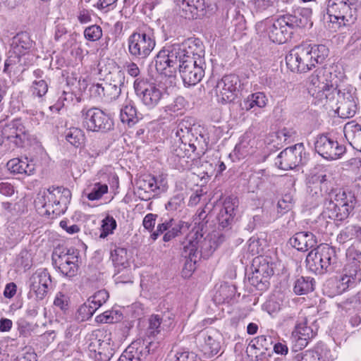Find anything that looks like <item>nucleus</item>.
I'll return each mask as SVG.
<instances>
[{
	"label": "nucleus",
	"instance_id": "nucleus-1",
	"mask_svg": "<svg viewBox=\"0 0 361 361\" xmlns=\"http://www.w3.org/2000/svg\"><path fill=\"white\" fill-rule=\"evenodd\" d=\"M225 238L224 234L216 232L209 233L206 237L199 230L189 233L183 243L181 252L186 259L185 267L195 269L197 262L202 257H209Z\"/></svg>",
	"mask_w": 361,
	"mask_h": 361
},
{
	"label": "nucleus",
	"instance_id": "nucleus-2",
	"mask_svg": "<svg viewBox=\"0 0 361 361\" xmlns=\"http://www.w3.org/2000/svg\"><path fill=\"white\" fill-rule=\"evenodd\" d=\"M307 85L309 93L322 104L336 97L337 78L326 68L315 70L308 78Z\"/></svg>",
	"mask_w": 361,
	"mask_h": 361
},
{
	"label": "nucleus",
	"instance_id": "nucleus-3",
	"mask_svg": "<svg viewBox=\"0 0 361 361\" xmlns=\"http://www.w3.org/2000/svg\"><path fill=\"white\" fill-rule=\"evenodd\" d=\"M356 203L354 193L350 190L336 189L334 193L324 201L323 214L334 221L346 219Z\"/></svg>",
	"mask_w": 361,
	"mask_h": 361
},
{
	"label": "nucleus",
	"instance_id": "nucleus-4",
	"mask_svg": "<svg viewBox=\"0 0 361 361\" xmlns=\"http://www.w3.org/2000/svg\"><path fill=\"white\" fill-rule=\"evenodd\" d=\"M307 267L317 274L334 271L338 262L336 249L327 244L311 250L306 257Z\"/></svg>",
	"mask_w": 361,
	"mask_h": 361
},
{
	"label": "nucleus",
	"instance_id": "nucleus-5",
	"mask_svg": "<svg viewBox=\"0 0 361 361\" xmlns=\"http://www.w3.org/2000/svg\"><path fill=\"white\" fill-rule=\"evenodd\" d=\"M128 50L133 59L143 62L152 53L156 45L152 30L139 29L128 38Z\"/></svg>",
	"mask_w": 361,
	"mask_h": 361
},
{
	"label": "nucleus",
	"instance_id": "nucleus-6",
	"mask_svg": "<svg viewBox=\"0 0 361 361\" xmlns=\"http://www.w3.org/2000/svg\"><path fill=\"white\" fill-rule=\"evenodd\" d=\"M71 192L63 187H51L37 197V202L45 209V214L60 215L63 213L66 205L70 202Z\"/></svg>",
	"mask_w": 361,
	"mask_h": 361
},
{
	"label": "nucleus",
	"instance_id": "nucleus-7",
	"mask_svg": "<svg viewBox=\"0 0 361 361\" xmlns=\"http://www.w3.org/2000/svg\"><path fill=\"white\" fill-rule=\"evenodd\" d=\"M79 255V250L74 247L59 246L52 253V264L63 276L71 279L78 274Z\"/></svg>",
	"mask_w": 361,
	"mask_h": 361
},
{
	"label": "nucleus",
	"instance_id": "nucleus-8",
	"mask_svg": "<svg viewBox=\"0 0 361 361\" xmlns=\"http://www.w3.org/2000/svg\"><path fill=\"white\" fill-rule=\"evenodd\" d=\"M346 258L347 263L337 286L341 292L353 286L361 280V252L354 247H350L347 250Z\"/></svg>",
	"mask_w": 361,
	"mask_h": 361
},
{
	"label": "nucleus",
	"instance_id": "nucleus-9",
	"mask_svg": "<svg viewBox=\"0 0 361 361\" xmlns=\"http://www.w3.org/2000/svg\"><path fill=\"white\" fill-rule=\"evenodd\" d=\"M82 126L89 131L107 132L113 129L114 121L110 116L97 107H85L80 112Z\"/></svg>",
	"mask_w": 361,
	"mask_h": 361
},
{
	"label": "nucleus",
	"instance_id": "nucleus-10",
	"mask_svg": "<svg viewBox=\"0 0 361 361\" xmlns=\"http://www.w3.org/2000/svg\"><path fill=\"white\" fill-rule=\"evenodd\" d=\"M326 6L331 23L345 25L355 19L356 2L354 0H327Z\"/></svg>",
	"mask_w": 361,
	"mask_h": 361
},
{
	"label": "nucleus",
	"instance_id": "nucleus-11",
	"mask_svg": "<svg viewBox=\"0 0 361 361\" xmlns=\"http://www.w3.org/2000/svg\"><path fill=\"white\" fill-rule=\"evenodd\" d=\"M136 95L148 109H154L161 102L163 92L158 85L147 78H138L134 82Z\"/></svg>",
	"mask_w": 361,
	"mask_h": 361
},
{
	"label": "nucleus",
	"instance_id": "nucleus-12",
	"mask_svg": "<svg viewBox=\"0 0 361 361\" xmlns=\"http://www.w3.org/2000/svg\"><path fill=\"white\" fill-rule=\"evenodd\" d=\"M311 49L307 44L295 47L286 56L287 66L293 72L306 73L315 66L312 56L310 54Z\"/></svg>",
	"mask_w": 361,
	"mask_h": 361
},
{
	"label": "nucleus",
	"instance_id": "nucleus-13",
	"mask_svg": "<svg viewBox=\"0 0 361 361\" xmlns=\"http://www.w3.org/2000/svg\"><path fill=\"white\" fill-rule=\"evenodd\" d=\"M190 224L188 222L176 220L173 218L161 220L157 226V229L152 232L149 238L155 241L161 235L163 234V241L170 242L175 238L182 234L183 229H188Z\"/></svg>",
	"mask_w": 361,
	"mask_h": 361
},
{
	"label": "nucleus",
	"instance_id": "nucleus-14",
	"mask_svg": "<svg viewBox=\"0 0 361 361\" xmlns=\"http://www.w3.org/2000/svg\"><path fill=\"white\" fill-rule=\"evenodd\" d=\"M331 176L326 173H320L313 175L308 182V193L316 202L320 201L322 198L324 202L334 193L330 180Z\"/></svg>",
	"mask_w": 361,
	"mask_h": 361
},
{
	"label": "nucleus",
	"instance_id": "nucleus-15",
	"mask_svg": "<svg viewBox=\"0 0 361 361\" xmlns=\"http://www.w3.org/2000/svg\"><path fill=\"white\" fill-rule=\"evenodd\" d=\"M206 63L204 59L195 60L192 58L182 61L179 73L185 85L192 86L201 81L204 75Z\"/></svg>",
	"mask_w": 361,
	"mask_h": 361
},
{
	"label": "nucleus",
	"instance_id": "nucleus-16",
	"mask_svg": "<svg viewBox=\"0 0 361 361\" xmlns=\"http://www.w3.org/2000/svg\"><path fill=\"white\" fill-rule=\"evenodd\" d=\"M314 149L320 156L328 160L338 159L345 152L344 145L325 135L317 136L314 142Z\"/></svg>",
	"mask_w": 361,
	"mask_h": 361
},
{
	"label": "nucleus",
	"instance_id": "nucleus-17",
	"mask_svg": "<svg viewBox=\"0 0 361 361\" xmlns=\"http://www.w3.org/2000/svg\"><path fill=\"white\" fill-rule=\"evenodd\" d=\"M29 287L37 300H44L53 289L51 276L47 269H38L32 274L29 280Z\"/></svg>",
	"mask_w": 361,
	"mask_h": 361
},
{
	"label": "nucleus",
	"instance_id": "nucleus-18",
	"mask_svg": "<svg viewBox=\"0 0 361 361\" xmlns=\"http://www.w3.org/2000/svg\"><path fill=\"white\" fill-rule=\"evenodd\" d=\"M304 145L298 143L287 147L279 153L276 157V164L283 170L293 169L302 164Z\"/></svg>",
	"mask_w": 361,
	"mask_h": 361
},
{
	"label": "nucleus",
	"instance_id": "nucleus-19",
	"mask_svg": "<svg viewBox=\"0 0 361 361\" xmlns=\"http://www.w3.org/2000/svg\"><path fill=\"white\" fill-rule=\"evenodd\" d=\"M240 87L239 78L233 74L224 75L216 85V93L222 103L232 102Z\"/></svg>",
	"mask_w": 361,
	"mask_h": 361
},
{
	"label": "nucleus",
	"instance_id": "nucleus-20",
	"mask_svg": "<svg viewBox=\"0 0 361 361\" xmlns=\"http://www.w3.org/2000/svg\"><path fill=\"white\" fill-rule=\"evenodd\" d=\"M123 84L124 74L119 71L114 75L111 82L93 85L92 88L98 95H103L107 101L111 102L118 98Z\"/></svg>",
	"mask_w": 361,
	"mask_h": 361
},
{
	"label": "nucleus",
	"instance_id": "nucleus-21",
	"mask_svg": "<svg viewBox=\"0 0 361 361\" xmlns=\"http://www.w3.org/2000/svg\"><path fill=\"white\" fill-rule=\"evenodd\" d=\"M152 341L136 340L133 341L123 352L117 361H145L149 353V346Z\"/></svg>",
	"mask_w": 361,
	"mask_h": 361
},
{
	"label": "nucleus",
	"instance_id": "nucleus-22",
	"mask_svg": "<svg viewBox=\"0 0 361 361\" xmlns=\"http://www.w3.org/2000/svg\"><path fill=\"white\" fill-rule=\"evenodd\" d=\"M200 348L204 356L210 358L216 355L221 348V336L214 329L202 331L200 334Z\"/></svg>",
	"mask_w": 361,
	"mask_h": 361
},
{
	"label": "nucleus",
	"instance_id": "nucleus-23",
	"mask_svg": "<svg viewBox=\"0 0 361 361\" xmlns=\"http://www.w3.org/2000/svg\"><path fill=\"white\" fill-rule=\"evenodd\" d=\"M176 58L173 54H170L167 47L162 49L155 57V68L157 71L166 77H173L179 70V66L176 65Z\"/></svg>",
	"mask_w": 361,
	"mask_h": 361
},
{
	"label": "nucleus",
	"instance_id": "nucleus-24",
	"mask_svg": "<svg viewBox=\"0 0 361 361\" xmlns=\"http://www.w3.org/2000/svg\"><path fill=\"white\" fill-rule=\"evenodd\" d=\"M238 201L235 197H227L220 209L216 219L219 229L230 230L234 222L235 210L238 207Z\"/></svg>",
	"mask_w": 361,
	"mask_h": 361
},
{
	"label": "nucleus",
	"instance_id": "nucleus-25",
	"mask_svg": "<svg viewBox=\"0 0 361 361\" xmlns=\"http://www.w3.org/2000/svg\"><path fill=\"white\" fill-rule=\"evenodd\" d=\"M338 107L336 111L341 118H351L357 111V104L354 96L349 92H341L336 90Z\"/></svg>",
	"mask_w": 361,
	"mask_h": 361
},
{
	"label": "nucleus",
	"instance_id": "nucleus-26",
	"mask_svg": "<svg viewBox=\"0 0 361 361\" xmlns=\"http://www.w3.org/2000/svg\"><path fill=\"white\" fill-rule=\"evenodd\" d=\"M111 258L115 268V281L120 283L130 281L129 278L122 279V276H118L121 271L126 270L130 267V262L127 256V250L123 247L116 248L111 251Z\"/></svg>",
	"mask_w": 361,
	"mask_h": 361
},
{
	"label": "nucleus",
	"instance_id": "nucleus-27",
	"mask_svg": "<svg viewBox=\"0 0 361 361\" xmlns=\"http://www.w3.org/2000/svg\"><path fill=\"white\" fill-rule=\"evenodd\" d=\"M171 314L167 312L164 314H152L149 319V326L147 329V335L150 338L161 333L162 330L170 327L172 324Z\"/></svg>",
	"mask_w": 361,
	"mask_h": 361
},
{
	"label": "nucleus",
	"instance_id": "nucleus-28",
	"mask_svg": "<svg viewBox=\"0 0 361 361\" xmlns=\"http://www.w3.org/2000/svg\"><path fill=\"white\" fill-rule=\"evenodd\" d=\"M289 244L298 251L306 252L317 245L315 235L310 232H299L289 239Z\"/></svg>",
	"mask_w": 361,
	"mask_h": 361
},
{
	"label": "nucleus",
	"instance_id": "nucleus-29",
	"mask_svg": "<svg viewBox=\"0 0 361 361\" xmlns=\"http://www.w3.org/2000/svg\"><path fill=\"white\" fill-rule=\"evenodd\" d=\"M267 32L269 39L275 43L283 44L290 37L292 31L286 29L281 23L279 18L269 25L267 28Z\"/></svg>",
	"mask_w": 361,
	"mask_h": 361
},
{
	"label": "nucleus",
	"instance_id": "nucleus-30",
	"mask_svg": "<svg viewBox=\"0 0 361 361\" xmlns=\"http://www.w3.org/2000/svg\"><path fill=\"white\" fill-rule=\"evenodd\" d=\"M173 131L175 132V135L178 140L188 142L190 138H192L194 132L197 135L198 127L195 126L192 118H185L178 123L176 129Z\"/></svg>",
	"mask_w": 361,
	"mask_h": 361
},
{
	"label": "nucleus",
	"instance_id": "nucleus-31",
	"mask_svg": "<svg viewBox=\"0 0 361 361\" xmlns=\"http://www.w3.org/2000/svg\"><path fill=\"white\" fill-rule=\"evenodd\" d=\"M33 44L34 42L30 39V35L26 32H21L12 38L11 50L15 54L25 56L32 48Z\"/></svg>",
	"mask_w": 361,
	"mask_h": 361
},
{
	"label": "nucleus",
	"instance_id": "nucleus-32",
	"mask_svg": "<svg viewBox=\"0 0 361 361\" xmlns=\"http://www.w3.org/2000/svg\"><path fill=\"white\" fill-rule=\"evenodd\" d=\"M187 55L190 56L192 59H204V46L199 38H188L181 43Z\"/></svg>",
	"mask_w": 361,
	"mask_h": 361
},
{
	"label": "nucleus",
	"instance_id": "nucleus-33",
	"mask_svg": "<svg viewBox=\"0 0 361 361\" xmlns=\"http://www.w3.org/2000/svg\"><path fill=\"white\" fill-rule=\"evenodd\" d=\"M6 166L11 173L31 176L35 172V164L25 160L14 158L7 162Z\"/></svg>",
	"mask_w": 361,
	"mask_h": 361
},
{
	"label": "nucleus",
	"instance_id": "nucleus-34",
	"mask_svg": "<svg viewBox=\"0 0 361 361\" xmlns=\"http://www.w3.org/2000/svg\"><path fill=\"white\" fill-rule=\"evenodd\" d=\"M301 355L305 361H333L334 360L331 350L323 345H317L312 350L301 353Z\"/></svg>",
	"mask_w": 361,
	"mask_h": 361
},
{
	"label": "nucleus",
	"instance_id": "nucleus-35",
	"mask_svg": "<svg viewBox=\"0 0 361 361\" xmlns=\"http://www.w3.org/2000/svg\"><path fill=\"white\" fill-rule=\"evenodd\" d=\"M317 329H313L312 326H307V321L300 322L296 324L295 330L293 331V336L298 341H300L301 345H307L308 341L317 335Z\"/></svg>",
	"mask_w": 361,
	"mask_h": 361
},
{
	"label": "nucleus",
	"instance_id": "nucleus-36",
	"mask_svg": "<svg viewBox=\"0 0 361 361\" xmlns=\"http://www.w3.org/2000/svg\"><path fill=\"white\" fill-rule=\"evenodd\" d=\"M268 98L262 92H257L249 94L240 104L241 109L245 111H250L253 109L264 108L267 106Z\"/></svg>",
	"mask_w": 361,
	"mask_h": 361
},
{
	"label": "nucleus",
	"instance_id": "nucleus-37",
	"mask_svg": "<svg viewBox=\"0 0 361 361\" xmlns=\"http://www.w3.org/2000/svg\"><path fill=\"white\" fill-rule=\"evenodd\" d=\"M120 119L123 123H126L130 127L138 122L140 117L133 101L125 102L120 110Z\"/></svg>",
	"mask_w": 361,
	"mask_h": 361
},
{
	"label": "nucleus",
	"instance_id": "nucleus-38",
	"mask_svg": "<svg viewBox=\"0 0 361 361\" xmlns=\"http://www.w3.org/2000/svg\"><path fill=\"white\" fill-rule=\"evenodd\" d=\"M201 0H177L178 5L182 9L181 15L185 18H194L197 11L202 7Z\"/></svg>",
	"mask_w": 361,
	"mask_h": 361
},
{
	"label": "nucleus",
	"instance_id": "nucleus-39",
	"mask_svg": "<svg viewBox=\"0 0 361 361\" xmlns=\"http://www.w3.org/2000/svg\"><path fill=\"white\" fill-rule=\"evenodd\" d=\"M315 281L310 276H300L295 281L293 291L296 295H305L314 289Z\"/></svg>",
	"mask_w": 361,
	"mask_h": 361
},
{
	"label": "nucleus",
	"instance_id": "nucleus-40",
	"mask_svg": "<svg viewBox=\"0 0 361 361\" xmlns=\"http://www.w3.org/2000/svg\"><path fill=\"white\" fill-rule=\"evenodd\" d=\"M207 140L208 137H207V135L203 133L200 129V126H198L197 135L194 132L192 138H190L188 142L190 151H192L193 153L199 149L202 153H204V151L206 149L207 146Z\"/></svg>",
	"mask_w": 361,
	"mask_h": 361
},
{
	"label": "nucleus",
	"instance_id": "nucleus-41",
	"mask_svg": "<svg viewBox=\"0 0 361 361\" xmlns=\"http://www.w3.org/2000/svg\"><path fill=\"white\" fill-rule=\"evenodd\" d=\"M249 283L257 290L264 291L269 287V278L259 273L252 267L251 275L248 276Z\"/></svg>",
	"mask_w": 361,
	"mask_h": 361
},
{
	"label": "nucleus",
	"instance_id": "nucleus-42",
	"mask_svg": "<svg viewBox=\"0 0 361 361\" xmlns=\"http://www.w3.org/2000/svg\"><path fill=\"white\" fill-rule=\"evenodd\" d=\"M283 295L281 293H274L269 296L264 304V308L269 314L279 312L283 305Z\"/></svg>",
	"mask_w": 361,
	"mask_h": 361
},
{
	"label": "nucleus",
	"instance_id": "nucleus-43",
	"mask_svg": "<svg viewBox=\"0 0 361 361\" xmlns=\"http://www.w3.org/2000/svg\"><path fill=\"white\" fill-rule=\"evenodd\" d=\"M246 353L255 361H269L272 355V352L270 350L267 351L262 350L259 347L256 346L255 343H252V342L247 348Z\"/></svg>",
	"mask_w": 361,
	"mask_h": 361
},
{
	"label": "nucleus",
	"instance_id": "nucleus-44",
	"mask_svg": "<svg viewBox=\"0 0 361 361\" xmlns=\"http://www.w3.org/2000/svg\"><path fill=\"white\" fill-rule=\"evenodd\" d=\"M25 55L23 54H17L13 53V51L11 50L9 52V56L8 59L5 61L4 64V71H20V68H21L25 63Z\"/></svg>",
	"mask_w": 361,
	"mask_h": 361
},
{
	"label": "nucleus",
	"instance_id": "nucleus-45",
	"mask_svg": "<svg viewBox=\"0 0 361 361\" xmlns=\"http://www.w3.org/2000/svg\"><path fill=\"white\" fill-rule=\"evenodd\" d=\"M135 184L137 189L150 191L152 192H155L157 189L159 188L156 178L154 176L151 175L141 176L136 180Z\"/></svg>",
	"mask_w": 361,
	"mask_h": 361
},
{
	"label": "nucleus",
	"instance_id": "nucleus-46",
	"mask_svg": "<svg viewBox=\"0 0 361 361\" xmlns=\"http://www.w3.org/2000/svg\"><path fill=\"white\" fill-rule=\"evenodd\" d=\"M65 137L67 142L77 148L81 147L85 141L83 131L78 128H72L66 130Z\"/></svg>",
	"mask_w": 361,
	"mask_h": 361
},
{
	"label": "nucleus",
	"instance_id": "nucleus-47",
	"mask_svg": "<svg viewBox=\"0 0 361 361\" xmlns=\"http://www.w3.org/2000/svg\"><path fill=\"white\" fill-rule=\"evenodd\" d=\"M252 267L269 279L274 274L272 264H269L267 259L262 257H255L253 259Z\"/></svg>",
	"mask_w": 361,
	"mask_h": 361
},
{
	"label": "nucleus",
	"instance_id": "nucleus-48",
	"mask_svg": "<svg viewBox=\"0 0 361 361\" xmlns=\"http://www.w3.org/2000/svg\"><path fill=\"white\" fill-rule=\"evenodd\" d=\"M309 49H311L310 54L312 55V59L316 63H322L329 55V49L324 44H307Z\"/></svg>",
	"mask_w": 361,
	"mask_h": 361
},
{
	"label": "nucleus",
	"instance_id": "nucleus-49",
	"mask_svg": "<svg viewBox=\"0 0 361 361\" xmlns=\"http://www.w3.org/2000/svg\"><path fill=\"white\" fill-rule=\"evenodd\" d=\"M15 140L13 142L17 147H23L25 141L29 140V132L25 129L20 119H15Z\"/></svg>",
	"mask_w": 361,
	"mask_h": 361
},
{
	"label": "nucleus",
	"instance_id": "nucleus-50",
	"mask_svg": "<svg viewBox=\"0 0 361 361\" xmlns=\"http://www.w3.org/2000/svg\"><path fill=\"white\" fill-rule=\"evenodd\" d=\"M171 156L177 158L189 157L191 156L192 151H190L188 143L184 141L175 140L171 149Z\"/></svg>",
	"mask_w": 361,
	"mask_h": 361
},
{
	"label": "nucleus",
	"instance_id": "nucleus-51",
	"mask_svg": "<svg viewBox=\"0 0 361 361\" xmlns=\"http://www.w3.org/2000/svg\"><path fill=\"white\" fill-rule=\"evenodd\" d=\"M117 224L115 219L110 215H107L102 221L101 224L100 238H105L109 235L112 234L116 228Z\"/></svg>",
	"mask_w": 361,
	"mask_h": 361
},
{
	"label": "nucleus",
	"instance_id": "nucleus-52",
	"mask_svg": "<svg viewBox=\"0 0 361 361\" xmlns=\"http://www.w3.org/2000/svg\"><path fill=\"white\" fill-rule=\"evenodd\" d=\"M96 307L87 300L83 305H80L75 313V319L78 321L83 322L92 317L96 311Z\"/></svg>",
	"mask_w": 361,
	"mask_h": 361
},
{
	"label": "nucleus",
	"instance_id": "nucleus-53",
	"mask_svg": "<svg viewBox=\"0 0 361 361\" xmlns=\"http://www.w3.org/2000/svg\"><path fill=\"white\" fill-rule=\"evenodd\" d=\"M170 54H173V57L176 58V65L182 66V61H188L191 59L190 56L187 55L185 49L183 48L181 44H173L171 46L167 47Z\"/></svg>",
	"mask_w": 361,
	"mask_h": 361
},
{
	"label": "nucleus",
	"instance_id": "nucleus-54",
	"mask_svg": "<svg viewBox=\"0 0 361 361\" xmlns=\"http://www.w3.org/2000/svg\"><path fill=\"white\" fill-rule=\"evenodd\" d=\"M122 314L118 310H107L96 317V322L98 323L111 324L118 322Z\"/></svg>",
	"mask_w": 361,
	"mask_h": 361
},
{
	"label": "nucleus",
	"instance_id": "nucleus-55",
	"mask_svg": "<svg viewBox=\"0 0 361 361\" xmlns=\"http://www.w3.org/2000/svg\"><path fill=\"white\" fill-rule=\"evenodd\" d=\"M184 195L183 193L173 196L166 204V209L169 212L181 211L184 207Z\"/></svg>",
	"mask_w": 361,
	"mask_h": 361
},
{
	"label": "nucleus",
	"instance_id": "nucleus-56",
	"mask_svg": "<svg viewBox=\"0 0 361 361\" xmlns=\"http://www.w3.org/2000/svg\"><path fill=\"white\" fill-rule=\"evenodd\" d=\"M54 305L63 313L66 314L70 308L69 297L61 292H58L54 300Z\"/></svg>",
	"mask_w": 361,
	"mask_h": 361
},
{
	"label": "nucleus",
	"instance_id": "nucleus-57",
	"mask_svg": "<svg viewBox=\"0 0 361 361\" xmlns=\"http://www.w3.org/2000/svg\"><path fill=\"white\" fill-rule=\"evenodd\" d=\"M32 94L38 97H42L48 91L47 82L44 79L34 80L30 87Z\"/></svg>",
	"mask_w": 361,
	"mask_h": 361
},
{
	"label": "nucleus",
	"instance_id": "nucleus-58",
	"mask_svg": "<svg viewBox=\"0 0 361 361\" xmlns=\"http://www.w3.org/2000/svg\"><path fill=\"white\" fill-rule=\"evenodd\" d=\"M108 192V185L100 183H95L91 188L90 192L87 195L90 200H99L104 194Z\"/></svg>",
	"mask_w": 361,
	"mask_h": 361
},
{
	"label": "nucleus",
	"instance_id": "nucleus-59",
	"mask_svg": "<svg viewBox=\"0 0 361 361\" xmlns=\"http://www.w3.org/2000/svg\"><path fill=\"white\" fill-rule=\"evenodd\" d=\"M84 37L90 42H96L102 37V29L97 25L88 26L84 30Z\"/></svg>",
	"mask_w": 361,
	"mask_h": 361
},
{
	"label": "nucleus",
	"instance_id": "nucleus-60",
	"mask_svg": "<svg viewBox=\"0 0 361 361\" xmlns=\"http://www.w3.org/2000/svg\"><path fill=\"white\" fill-rule=\"evenodd\" d=\"M0 133L3 139L6 138L11 142L15 140V119L8 123L0 122Z\"/></svg>",
	"mask_w": 361,
	"mask_h": 361
},
{
	"label": "nucleus",
	"instance_id": "nucleus-61",
	"mask_svg": "<svg viewBox=\"0 0 361 361\" xmlns=\"http://www.w3.org/2000/svg\"><path fill=\"white\" fill-rule=\"evenodd\" d=\"M109 298V293L106 290H100L96 292L92 297L88 299V301L92 305L93 307L97 310L104 303L106 302Z\"/></svg>",
	"mask_w": 361,
	"mask_h": 361
},
{
	"label": "nucleus",
	"instance_id": "nucleus-62",
	"mask_svg": "<svg viewBox=\"0 0 361 361\" xmlns=\"http://www.w3.org/2000/svg\"><path fill=\"white\" fill-rule=\"evenodd\" d=\"M355 224L348 225L340 231L339 234L337 235L336 240L340 244H343L353 237L355 238Z\"/></svg>",
	"mask_w": 361,
	"mask_h": 361
},
{
	"label": "nucleus",
	"instance_id": "nucleus-63",
	"mask_svg": "<svg viewBox=\"0 0 361 361\" xmlns=\"http://www.w3.org/2000/svg\"><path fill=\"white\" fill-rule=\"evenodd\" d=\"M293 203V195L292 192H290L286 193L278 202L277 207L281 210V212L286 213L292 208Z\"/></svg>",
	"mask_w": 361,
	"mask_h": 361
},
{
	"label": "nucleus",
	"instance_id": "nucleus-64",
	"mask_svg": "<svg viewBox=\"0 0 361 361\" xmlns=\"http://www.w3.org/2000/svg\"><path fill=\"white\" fill-rule=\"evenodd\" d=\"M98 342V354L100 355V358L104 361H109L113 355V349L110 347V343L104 341L100 342V340Z\"/></svg>",
	"mask_w": 361,
	"mask_h": 361
}]
</instances>
